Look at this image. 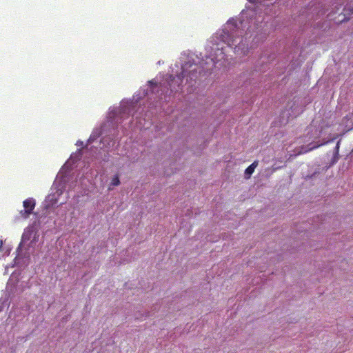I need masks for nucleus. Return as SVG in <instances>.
<instances>
[{
    "label": "nucleus",
    "mask_w": 353,
    "mask_h": 353,
    "mask_svg": "<svg viewBox=\"0 0 353 353\" xmlns=\"http://www.w3.org/2000/svg\"><path fill=\"white\" fill-rule=\"evenodd\" d=\"M351 153L353 154V149L352 150Z\"/></svg>",
    "instance_id": "nucleus-24"
},
{
    "label": "nucleus",
    "mask_w": 353,
    "mask_h": 353,
    "mask_svg": "<svg viewBox=\"0 0 353 353\" xmlns=\"http://www.w3.org/2000/svg\"><path fill=\"white\" fill-rule=\"evenodd\" d=\"M23 243H24L23 241H21V243H19V245L17 249V255L14 259L15 261H17L19 259H23L25 258H26L28 260L30 259V254L27 252L28 250V248L26 249V251L25 252H23Z\"/></svg>",
    "instance_id": "nucleus-8"
},
{
    "label": "nucleus",
    "mask_w": 353,
    "mask_h": 353,
    "mask_svg": "<svg viewBox=\"0 0 353 353\" xmlns=\"http://www.w3.org/2000/svg\"><path fill=\"white\" fill-rule=\"evenodd\" d=\"M223 41L226 43L229 46H234V52L239 54L245 55L248 52V48L245 47V43L241 39L239 43H237L236 38H234V36L230 34L229 31L226 29L223 31V34H221Z\"/></svg>",
    "instance_id": "nucleus-4"
},
{
    "label": "nucleus",
    "mask_w": 353,
    "mask_h": 353,
    "mask_svg": "<svg viewBox=\"0 0 353 353\" xmlns=\"http://www.w3.org/2000/svg\"><path fill=\"white\" fill-rule=\"evenodd\" d=\"M258 165V161H254L250 165H249L244 172V178L248 179L251 177L255 168Z\"/></svg>",
    "instance_id": "nucleus-10"
},
{
    "label": "nucleus",
    "mask_w": 353,
    "mask_h": 353,
    "mask_svg": "<svg viewBox=\"0 0 353 353\" xmlns=\"http://www.w3.org/2000/svg\"><path fill=\"white\" fill-rule=\"evenodd\" d=\"M45 208H50V205H49V204L46 205L45 206Z\"/></svg>",
    "instance_id": "nucleus-19"
},
{
    "label": "nucleus",
    "mask_w": 353,
    "mask_h": 353,
    "mask_svg": "<svg viewBox=\"0 0 353 353\" xmlns=\"http://www.w3.org/2000/svg\"><path fill=\"white\" fill-rule=\"evenodd\" d=\"M136 319H139L142 316H145V317H148V316H150V312L149 311H145L144 313H141V312H138L136 314Z\"/></svg>",
    "instance_id": "nucleus-14"
},
{
    "label": "nucleus",
    "mask_w": 353,
    "mask_h": 353,
    "mask_svg": "<svg viewBox=\"0 0 353 353\" xmlns=\"http://www.w3.org/2000/svg\"><path fill=\"white\" fill-rule=\"evenodd\" d=\"M150 90L152 93H154V92H153V90H154L150 89Z\"/></svg>",
    "instance_id": "nucleus-21"
},
{
    "label": "nucleus",
    "mask_w": 353,
    "mask_h": 353,
    "mask_svg": "<svg viewBox=\"0 0 353 353\" xmlns=\"http://www.w3.org/2000/svg\"><path fill=\"white\" fill-rule=\"evenodd\" d=\"M339 145H340V141H339L337 142V143L334 148V152L333 154V157L330 162V165H333L334 164H335L339 159Z\"/></svg>",
    "instance_id": "nucleus-12"
},
{
    "label": "nucleus",
    "mask_w": 353,
    "mask_h": 353,
    "mask_svg": "<svg viewBox=\"0 0 353 353\" xmlns=\"http://www.w3.org/2000/svg\"><path fill=\"white\" fill-rule=\"evenodd\" d=\"M19 273H17L15 272H13L8 280L7 284V291L8 292L10 296L12 295V296H14L17 293V284L19 282Z\"/></svg>",
    "instance_id": "nucleus-5"
},
{
    "label": "nucleus",
    "mask_w": 353,
    "mask_h": 353,
    "mask_svg": "<svg viewBox=\"0 0 353 353\" xmlns=\"http://www.w3.org/2000/svg\"><path fill=\"white\" fill-rule=\"evenodd\" d=\"M324 143H325V142L319 143V141H317V142H311L310 143H309L307 145H302V146L295 149V152H296L295 155L301 154L303 153H305L307 152L312 150L313 149H315V148L319 147L320 145H323Z\"/></svg>",
    "instance_id": "nucleus-7"
},
{
    "label": "nucleus",
    "mask_w": 353,
    "mask_h": 353,
    "mask_svg": "<svg viewBox=\"0 0 353 353\" xmlns=\"http://www.w3.org/2000/svg\"><path fill=\"white\" fill-rule=\"evenodd\" d=\"M35 232L36 231L34 230V227H32V226L28 227L25 230V232H23V234L22 235L21 241L25 243V242L29 241L31 239L32 234H34Z\"/></svg>",
    "instance_id": "nucleus-11"
},
{
    "label": "nucleus",
    "mask_w": 353,
    "mask_h": 353,
    "mask_svg": "<svg viewBox=\"0 0 353 353\" xmlns=\"http://www.w3.org/2000/svg\"><path fill=\"white\" fill-rule=\"evenodd\" d=\"M319 174V172H314L312 174H311V175H307V178H308V179H313L314 177H315V176H316V174Z\"/></svg>",
    "instance_id": "nucleus-17"
},
{
    "label": "nucleus",
    "mask_w": 353,
    "mask_h": 353,
    "mask_svg": "<svg viewBox=\"0 0 353 353\" xmlns=\"http://www.w3.org/2000/svg\"><path fill=\"white\" fill-rule=\"evenodd\" d=\"M105 125L106 124H103L101 126V128L96 129L92 132V134L90 135V138L88 140L87 145L93 143L97 138H99L102 134L103 128Z\"/></svg>",
    "instance_id": "nucleus-9"
},
{
    "label": "nucleus",
    "mask_w": 353,
    "mask_h": 353,
    "mask_svg": "<svg viewBox=\"0 0 353 353\" xmlns=\"http://www.w3.org/2000/svg\"><path fill=\"white\" fill-rule=\"evenodd\" d=\"M199 66L190 61L186 62L181 66V72L177 75L173 74H159L156 78L148 81L151 86L159 87L161 88H174L179 87L186 78L187 81H195L198 78Z\"/></svg>",
    "instance_id": "nucleus-1"
},
{
    "label": "nucleus",
    "mask_w": 353,
    "mask_h": 353,
    "mask_svg": "<svg viewBox=\"0 0 353 353\" xmlns=\"http://www.w3.org/2000/svg\"><path fill=\"white\" fill-rule=\"evenodd\" d=\"M73 159V156H72V155H71V156H70V159Z\"/></svg>",
    "instance_id": "nucleus-23"
},
{
    "label": "nucleus",
    "mask_w": 353,
    "mask_h": 353,
    "mask_svg": "<svg viewBox=\"0 0 353 353\" xmlns=\"http://www.w3.org/2000/svg\"><path fill=\"white\" fill-rule=\"evenodd\" d=\"M81 156H82L81 149H79L77 151V154L75 156V158H76L75 161L80 160L81 159Z\"/></svg>",
    "instance_id": "nucleus-16"
},
{
    "label": "nucleus",
    "mask_w": 353,
    "mask_h": 353,
    "mask_svg": "<svg viewBox=\"0 0 353 353\" xmlns=\"http://www.w3.org/2000/svg\"><path fill=\"white\" fill-rule=\"evenodd\" d=\"M35 201L32 198H29L23 201L24 210L20 212L21 216L25 219L28 218L30 216V214L33 213V210L35 207Z\"/></svg>",
    "instance_id": "nucleus-6"
},
{
    "label": "nucleus",
    "mask_w": 353,
    "mask_h": 353,
    "mask_svg": "<svg viewBox=\"0 0 353 353\" xmlns=\"http://www.w3.org/2000/svg\"><path fill=\"white\" fill-rule=\"evenodd\" d=\"M39 236V234H38V232L37 231L35 232L34 234V236L32 237V241L28 244V248L32 246L34 244H35L38 241Z\"/></svg>",
    "instance_id": "nucleus-13"
},
{
    "label": "nucleus",
    "mask_w": 353,
    "mask_h": 353,
    "mask_svg": "<svg viewBox=\"0 0 353 353\" xmlns=\"http://www.w3.org/2000/svg\"><path fill=\"white\" fill-rule=\"evenodd\" d=\"M147 90V92H146L145 94H148V92L149 90Z\"/></svg>",
    "instance_id": "nucleus-22"
},
{
    "label": "nucleus",
    "mask_w": 353,
    "mask_h": 353,
    "mask_svg": "<svg viewBox=\"0 0 353 353\" xmlns=\"http://www.w3.org/2000/svg\"><path fill=\"white\" fill-rule=\"evenodd\" d=\"M77 145H79V146L83 145V141H78L77 143Z\"/></svg>",
    "instance_id": "nucleus-18"
},
{
    "label": "nucleus",
    "mask_w": 353,
    "mask_h": 353,
    "mask_svg": "<svg viewBox=\"0 0 353 353\" xmlns=\"http://www.w3.org/2000/svg\"><path fill=\"white\" fill-rule=\"evenodd\" d=\"M120 184V179L117 175L114 176L111 181V185L117 186Z\"/></svg>",
    "instance_id": "nucleus-15"
},
{
    "label": "nucleus",
    "mask_w": 353,
    "mask_h": 353,
    "mask_svg": "<svg viewBox=\"0 0 353 353\" xmlns=\"http://www.w3.org/2000/svg\"><path fill=\"white\" fill-rule=\"evenodd\" d=\"M1 245H2V241H1L0 250H1Z\"/></svg>",
    "instance_id": "nucleus-20"
},
{
    "label": "nucleus",
    "mask_w": 353,
    "mask_h": 353,
    "mask_svg": "<svg viewBox=\"0 0 353 353\" xmlns=\"http://www.w3.org/2000/svg\"><path fill=\"white\" fill-rule=\"evenodd\" d=\"M141 108V106L139 99L123 100L119 108H114L109 112L108 117V125L113 128H117L118 123H121L130 115L134 117Z\"/></svg>",
    "instance_id": "nucleus-2"
},
{
    "label": "nucleus",
    "mask_w": 353,
    "mask_h": 353,
    "mask_svg": "<svg viewBox=\"0 0 353 353\" xmlns=\"http://www.w3.org/2000/svg\"><path fill=\"white\" fill-rule=\"evenodd\" d=\"M291 97H292V99L288 103V107L294 116L301 114L304 108L312 101V97L305 90H294V92H292Z\"/></svg>",
    "instance_id": "nucleus-3"
}]
</instances>
